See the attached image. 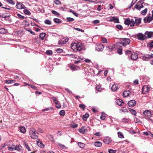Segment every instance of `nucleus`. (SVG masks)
<instances>
[{"instance_id": "1", "label": "nucleus", "mask_w": 153, "mask_h": 153, "mask_svg": "<svg viewBox=\"0 0 153 153\" xmlns=\"http://www.w3.org/2000/svg\"><path fill=\"white\" fill-rule=\"evenodd\" d=\"M141 23V20L140 19H135L134 20L133 19H130L128 18L126 19L124 22V24L127 25H130L131 27L134 26H138Z\"/></svg>"}, {"instance_id": "2", "label": "nucleus", "mask_w": 153, "mask_h": 153, "mask_svg": "<svg viewBox=\"0 0 153 153\" xmlns=\"http://www.w3.org/2000/svg\"><path fill=\"white\" fill-rule=\"evenodd\" d=\"M71 61H74V63L75 64L78 63L80 62L83 60V58H81L79 56L74 54H68V57Z\"/></svg>"}, {"instance_id": "3", "label": "nucleus", "mask_w": 153, "mask_h": 153, "mask_svg": "<svg viewBox=\"0 0 153 153\" xmlns=\"http://www.w3.org/2000/svg\"><path fill=\"white\" fill-rule=\"evenodd\" d=\"M38 133L36 132L34 128H32L30 131V135L31 138L35 139H38Z\"/></svg>"}, {"instance_id": "4", "label": "nucleus", "mask_w": 153, "mask_h": 153, "mask_svg": "<svg viewBox=\"0 0 153 153\" xmlns=\"http://www.w3.org/2000/svg\"><path fill=\"white\" fill-rule=\"evenodd\" d=\"M106 19L108 22H114L115 23H119L118 18L115 16L110 17H108Z\"/></svg>"}, {"instance_id": "5", "label": "nucleus", "mask_w": 153, "mask_h": 153, "mask_svg": "<svg viewBox=\"0 0 153 153\" xmlns=\"http://www.w3.org/2000/svg\"><path fill=\"white\" fill-rule=\"evenodd\" d=\"M52 99L53 100V102L55 104V106L57 108H60L61 105L59 102V101L57 100V98L54 97H53L52 98Z\"/></svg>"}, {"instance_id": "6", "label": "nucleus", "mask_w": 153, "mask_h": 153, "mask_svg": "<svg viewBox=\"0 0 153 153\" xmlns=\"http://www.w3.org/2000/svg\"><path fill=\"white\" fill-rule=\"evenodd\" d=\"M143 2L142 1L138 2L137 4L135 5V8L140 10L141 8L143 7Z\"/></svg>"}, {"instance_id": "7", "label": "nucleus", "mask_w": 153, "mask_h": 153, "mask_svg": "<svg viewBox=\"0 0 153 153\" xmlns=\"http://www.w3.org/2000/svg\"><path fill=\"white\" fill-rule=\"evenodd\" d=\"M149 87L147 85H144L142 88V93L143 94H146L149 91Z\"/></svg>"}, {"instance_id": "8", "label": "nucleus", "mask_w": 153, "mask_h": 153, "mask_svg": "<svg viewBox=\"0 0 153 153\" xmlns=\"http://www.w3.org/2000/svg\"><path fill=\"white\" fill-rule=\"evenodd\" d=\"M95 48L97 51H101L104 49V45L102 44H98L96 46Z\"/></svg>"}, {"instance_id": "9", "label": "nucleus", "mask_w": 153, "mask_h": 153, "mask_svg": "<svg viewBox=\"0 0 153 153\" xmlns=\"http://www.w3.org/2000/svg\"><path fill=\"white\" fill-rule=\"evenodd\" d=\"M151 58H153V54H152L145 55L142 56V58L143 60L148 61Z\"/></svg>"}, {"instance_id": "10", "label": "nucleus", "mask_w": 153, "mask_h": 153, "mask_svg": "<svg viewBox=\"0 0 153 153\" xmlns=\"http://www.w3.org/2000/svg\"><path fill=\"white\" fill-rule=\"evenodd\" d=\"M137 39L140 40H144L145 39V35H144L142 33H138L137 35Z\"/></svg>"}, {"instance_id": "11", "label": "nucleus", "mask_w": 153, "mask_h": 153, "mask_svg": "<svg viewBox=\"0 0 153 153\" xmlns=\"http://www.w3.org/2000/svg\"><path fill=\"white\" fill-rule=\"evenodd\" d=\"M130 42V40L128 38H125L123 41L122 43V45L125 46L126 45L129 44Z\"/></svg>"}, {"instance_id": "12", "label": "nucleus", "mask_w": 153, "mask_h": 153, "mask_svg": "<svg viewBox=\"0 0 153 153\" xmlns=\"http://www.w3.org/2000/svg\"><path fill=\"white\" fill-rule=\"evenodd\" d=\"M112 140L110 137L108 136H106L104 137L103 140V142L106 144H109L111 141Z\"/></svg>"}, {"instance_id": "13", "label": "nucleus", "mask_w": 153, "mask_h": 153, "mask_svg": "<svg viewBox=\"0 0 153 153\" xmlns=\"http://www.w3.org/2000/svg\"><path fill=\"white\" fill-rule=\"evenodd\" d=\"M144 116L149 118L151 116V112L149 110H146L143 112Z\"/></svg>"}, {"instance_id": "14", "label": "nucleus", "mask_w": 153, "mask_h": 153, "mask_svg": "<svg viewBox=\"0 0 153 153\" xmlns=\"http://www.w3.org/2000/svg\"><path fill=\"white\" fill-rule=\"evenodd\" d=\"M82 45L81 43L79 42L76 44V51H78L79 52L82 50Z\"/></svg>"}, {"instance_id": "15", "label": "nucleus", "mask_w": 153, "mask_h": 153, "mask_svg": "<svg viewBox=\"0 0 153 153\" xmlns=\"http://www.w3.org/2000/svg\"><path fill=\"white\" fill-rule=\"evenodd\" d=\"M115 47V45L113 44H111L108 45L106 47V50H108L109 51H112V50Z\"/></svg>"}, {"instance_id": "16", "label": "nucleus", "mask_w": 153, "mask_h": 153, "mask_svg": "<svg viewBox=\"0 0 153 153\" xmlns=\"http://www.w3.org/2000/svg\"><path fill=\"white\" fill-rule=\"evenodd\" d=\"M119 88V85L117 84H114L112 85L111 89L113 91H116Z\"/></svg>"}, {"instance_id": "17", "label": "nucleus", "mask_w": 153, "mask_h": 153, "mask_svg": "<svg viewBox=\"0 0 153 153\" xmlns=\"http://www.w3.org/2000/svg\"><path fill=\"white\" fill-rule=\"evenodd\" d=\"M136 102L134 100H131L128 102V104L130 107H133L135 105Z\"/></svg>"}, {"instance_id": "18", "label": "nucleus", "mask_w": 153, "mask_h": 153, "mask_svg": "<svg viewBox=\"0 0 153 153\" xmlns=\"http://www.w3.org/2000/svg\"><path fill=\"white\" fill-rule=\"evenodd\" d=\"M131 58L133 60H136L138 58L137 54L135 52H132L131 55Z\"/></svg>"}, {"instance_id": "19", "label": "nucleus", "mask_w": 153, "mask_h": 153, "mask_svg": "<svg viewBox=\"0 0 153 153\" xmlns=\"http://www.w3.org/2000/svg\"><path fill=\"white\" fill-rule=\"evenodd\" d=\"M146 37L149 38L153 36V32H146L145 33Z\"/></svg>"}, {"instance_id": "20", "label": "nucleus", "mask_w": 153, "mask_h": 153, "mask_svg": "<svg viewBox=\"0 0 153 153\" xmlns=\"http://www.w3.org/2000/svg\"><path fill=\"white\" fill-rule=\"evenodd\" d=\"M153 20L152 19V16L151 17L150 16L145 17L144 19V21L145 22H149L152 20Z\"/></svg>"}, {"instance_id": "21", "label": "nucleus", "mask_w": 153, "mask_h": 153, "mask_svg": "<svg viewBox=\"0 0 153 153\" xmlns=\"http://www.w3.org/2000/svg\"><path fill=\"white\" fill-rule=\"evenodd\" d=\"M71 70L74 71L80 69L79 67L76 65H72L70 67Z\"/></svg>"}, {"instance_id": "22", "label": "nucleus", "mask_w": 153, "mask_h": 153, "mask_svg": "<svg viewBox=\"0 0 153 153\" xmlns=\"http://www.w3.org/2000/svg\"><path fill=\"white\" fill-rule=\"evenodd\" d=\"M76 43H73L71 44V47L72 49L73 50L74 52H76Z\"/></svg>"}, {"instance_id": "23", "label": "nucleus", "mask_w": 153, "mask_h": 153, "mask_svg": "<svg viewBox=\"0 0 153 153\" xmlns=\"http://www.w3.org/2000/svg\"><path fill=\"white\" fill-rule=\"evenodd\" d=\"M79 131L81 133H84L87 131V129L84 126H82L79 130Z\"/></svg>"}, {"instance_id": "24", "label": "nucleus", "mask_w": 153, "mask_h": 153, "mask_svg": "<svg viewBox=\"0 0 153 153\" xmlns=\"http://www.w3.org/2000/svg\"><path fill=\"white\" fill-rule=\"evenodd\" d=\"M116 103L118 105H122L124 104L123 100L121 99H118L116 101Z\"/></svg>"}, {"instance_id": "25", "label": "nucleus", "mask_w": 153, "mask_h": 153, "mask_svg": "<svg viewBox=\"0 0 153 153\" xmlns=\"http://www.w3.org/2000/svg\"><path fill=\"white\" fill-rule=\"evenodd\" d=\"M7 32V30L4 28H0V33L1 34H5Z\"/></svg>"}, {"instance_id": "26", "label": "nucleus", "mask_w": 153, "mask_h": 153, "mask_svg": "<svg viewBox=\"0 0 153 153\" xmlns=\"http://www.w3.org/2000/svg\"><path fill=\"white\" fill-rule=\"evenodd\" d=\"M102 145L101 142L100 141H96L94 143V146L97 147H100Z\"/></svg>"}, {"instance_id": "27", "label": "nucleus", "mask_w": 153, "mask_h": 153, "mask_svg": "<svg viewBox=\"0 0 153 153\" xmlns=\"http://www.w3.org/2000/svg\"><path fill=\"white\" fill-rule=\"evenodd\" d=\"M130 93L129 91H125L123 93V96L124 97H126L129 95Z\"/></svg>"}, {"instance_id": "28", "label": "nucleus", "mask_w": 153, "mask_h": 153, "mask_svg": "<svg viewBox=\"0 0 153 153\" xmlns=\"http://www.w3.org/2000/svg\"><path fill=\"white\" fill-rule=\"evenodd\" d=\"M15 82V81L14 80L8 79L4 81L7 84L12 83L14 82Z\"/></svg>"}, {"instance_id": "29", "label": "nucleus", "mask_w": 153, "mask_h": 153, "mask_svg": "<svg viewBox=\"0 0 153 153\" xmlns=\"http://www.w3.org/2000/svg\"><path fill=\"white\" fill-rule=\"evenodd\" d=\"M20 131L23 133H25L26 131V130L25 129V127L24 126H22L20 127Z\"/></svg>"}, {"instance_id": "30", "label": "nucleus", "mask_w": 153, "mask_h": 153, "mask_svg": "<svg viewBox=\"0 0 153 153\" xmlns=\"http://www.w3.org/2000/svg\"><path fill=\"white\" fill-rule=\"evenodd\" d=\"M107 115L104 113H102L100 116V119L102 120H104L107 117Z\"/></svg>"}, {"instance_id": "31", "label": "nucleus", "mask_w": 153, "mask_h": 153, "mask_svg": "<svg viewBox=\"0 0 153 153\" xmlns=\"http://www.w3.org/2000/svg\"><path fill=\"white\" fill-rule=\"evenodd\" d=\"M21 3L17 2L16 6V8L18 9H21Z\"/></svg>"}, {"instance_id": "32", "label": "nucleus", "mask_w": 153, "mask_h": 153, "mask_svg": "<svg viewBox=\"0 0 153 153\" xmlns=\"http://www.w3.org/2000/svg\"><path fill=\"white\" fill-rule=\"evenodd\" d=\"M45 33H41L39 35V37L42 40H43L44 37L45 36Z\"/></svg>"}, {"instance_id": "33", "label": "nucleus", "mask_w": 153, "mask_h": 153, "mask_svg": "<svg viewBox=\"0 0 153 153\" xmlns=\"http://www.w3.org/2000/svg\"><path fill=\"white\" fill-rule=\"evenodd\" d=\"M78 145L80 148H84L85 146V145L84 143L81 142H78Z\"/></svg>"}, {"instance_id": "34", "label": "nucleus", "mask_w": 153, "mask_h": 153, "mask_svg": "<svg viewBox=\"0 0 153 153\" xmlns=\"http://www.w3.org/2000/svg\"><path fill=\"white\" fill-rule=\"evenodd\" d=\"M118 137H119L121 138H124V136L123 134L121 132H118L117 133Z\"/></svg>"}, {"instance_id": "35", "label": "nucleus", "mask_w": 153, "mask_h": 153, "mask_svg": "<svg viewBox=\"0 0 153 153\" xmlns=\"http://www.w3.org/2000/svg\"><path fill=\"white\" fill-rule=\"evenodd\" d=\"M130 111L131 112V113L134 115H136L137 114L136 111L133 109H129Z\"/></svg>"}, {"instance_id": "36", "label": "nucleus", "mask_w": 153, "mask_h": 153, "mask_svg": "<svg viewBox=\"0 0 153 153\" xmlns=\"http://www.w3.org/2000/svg\"><path fill=\"white\" fill-rule=\"evenodd\" d=\"M9 4H11L12 5H14L15 4V3L13 0H5Z\"/></svg>"}, {"instance_id": "37", "label": "nucleus", "mask_w": 153, "mask_h": 153, "mask_svg": "<svg viewBox=\"0 0 153 153\" xmlns=\"http://www.w3.org/2000/svg\"><path fill=\"white\" fill-rule=\"evenodd\" d=\"M147 10H148L146 8L144 10L141 11L140 12L141 13L142 15H145L146 14V13L147 11Z\"/></svg>"}, {"instance_id": "38", "label": "nucleus", "mask_w": 153, "mask_h": 153, "mask_svg": "<svg viewBox=\"0 0 153 153\" xmlns=\"http://www.w3.org/2000/svg\"><path fill=\"white\" fill-rule=\"evenodd\" d=\"M23 12L25 14L28 15H30L31 14L30 12L27 9L24 10L23 11Z\"/></svg>"}, {"instance_id": "39", "label": "nucleus", "mask_w": 153, "mask_h": 153, "mask_svg": "<svg viewBox=\"0 0 153 153\" xmlns=\"http://www.w3.org/2000/svg\"><path fill=\"white\" fill-rule=\"evenodd\" d=\"M125 53L126 54V55H131V54H132V52L130 50H127L125 51Z\"/></svg>"}, {"instance_id": "40", "label": "nucleus", "mask_w": 153, "mask_h": 153, "mask_svg": "<svg viewBox=\"0 0 153 153\" xmlns=\"http://www.w3.org/2000/svg\"><path fill=\"white\" fill-rule=\"evenodd\" d=\"M23 143L25 146L26 148L28 150V151H30V149L29 146H28V145H27V144L26 143V142H25V141H23Z\"/></svg>"}, {"instance_id": "41", "label": "nucleus", "mask_w": 153, "mask_h": 153, "mask_svg": "<svg viewBox=\"0 0 153 153\" xmlns=\"http://www.w3.org/2000/svg\"><path fill=\"white\" fill-rule=\"evenodd\" d=\"M117 53L120 54H122V48L121 47H120L118 48Z\"/></svg>"}, {"instance_id": "42", "label": "nucleus", "mask_w": 153, "mask_h": 153, "mask_svg": "<svg viewBox=\"0 0 153 153\" xmlns=\"http://www.w3.org/2000/svg\"><path fill=\"white\" fill-rule=\"evenodd\" d=\"M54 21L57 23H61V20L60 19L58 18H55L54 19Z\"/></svg>"}, {"instance_id": "43", "label": "nucleus", "mask_w": 153, "mask_h": 153, "mask_svg": "<svg viewBox=\"0 0 153 153\" xmlns=\"http://www.w3.org/2000/svg\"><path fill=\"white\" fill-rule=\"evenodd\" d=\"M51 12L52 13L54 14L55 16H59L60 15V14L59 13H58L55 10H53L51 11Z\"/></svg>"}, {"instance_id": "44", "label": "nucleus", "mask_w": 153, "mask_h": 153, "mask_svg": "<svg viewBox=\"0 0 153 153\" xmlns=\"http://www.w3.org/2000/svg\"><path fill=\"white\" fill-rule=\"evenodd\" d=\"M89 117V114H85V115L83 116V119L84 120H85Z\"/></svg>"}, {"instance_id": "45", "label": "nucleus", "mask_w": 153, "mask_h": 153, "mask_svg": "<svg viewBox=\"0 0 153 153\" xmlns=\"http://www.w3.org/2000/svg\"><path fill=\"white\" fill-rule=\"evenodd\" d=\"M46 54L48 55H51L52 54V51L51 50H48L46 52Z\"/></svg>"}, {"instance_id": "46", "label": "nucleus", "mask_w": 153, "mask_h": 153, "mask_svg": "<svg viewBox=\"0 0 153 153\" xmlns=\"http://www.w3.org/2000/svg\"><path fill=\"white\" fill-rule=\"evenodd\" d=\"M120 111H122L123 112H127V110L126 108L125 107H123L121 108L120 109Z\"/></svg>"}, {"instance_id": "47", "label": "nucleus", "mask_w": 153, "mask_h": 153, "mask_svg": "<svg viewBox=\"0 0 153 153\" xmlns=\"http://www.w3.org/2000/svg\"><path fill=\"white\" fill-rule=\"evenodd\" d=\"M51 110H53V108L51 107H48L47 108H46L45 109H43L42 110V111H49Z\"/></svg>"}, {"instance_id": "48", "label": "nucleus", "mask_w": 153, "mask_h": 153, "mask_svg": "<svg viewBox=\"0 0 153 153\" xmlns=\"http://www.w3.org/2000/svg\"><path fill=\"white\" fill-rule=\"evenodd\" d=\"M45 24L50 25L51 24V22L48 19L46 20L45 21Z\"/></svg>"}, {"instance_id": "49", "label": "nucleus", "mask_w": 153, "mask_h": 153, "mask_svg": "<svg viewBox=\"0 0 153 153\" xmlns=\"http://www.w3.org/2000/svg\"><path fill=\"white\" fill-rule=\"evenodd\" d=\"M59 114L62 116L64 115L65 114V111L64 110H62L59 112Z\"/></svg>"}, {"instance_id": "50", "label": "nucleus", "mask_w": 153, "mask_h": 153, "mask_svg": "<svg viewBox=\"0 0 153 153\" xmlns=\"http://www.w3.org/2000/svg\"><path fill=\"white\" fill-rule=\"evenodd\" d=\"M137 0H132L130 6L128 7V8H130L134 4Z\"/></svg>"}, {"instance_id": "51", "label": "nucleus", "mask_w": 153, "mask_h": 153, "mask_svg": "<svg viewBox=\"0 0 153 153\" xmlns=\"http://www.w3.org/2000/svg\"><path fill=\"white\" fill-rule=\"evenodd\" d=\"M101 41L103 43H107V39L104 38H102Z\"/></svg>"}, {"instance_id": "52", "label": "nucleus", "mask_w": 153, "mask_h": 153, "mask_svg": "<svg viewBox=\"0 0 153 153\" xmlns=\"http://www.w3.org/2000/svg\"><path fill=\"white\" fill-rule=\"evenodd\" d=\"M0 6L1 7L4 8L6 9H8L9 10H12V9L11 8H7V7H3V4H2L0 2Z\"/></svg>"}, {"instance_id": "53", "label": "nucleus", "mask_w": 153, "mask_h": 153, "mask_svg": "<svg viewBox=\"0 0 153 153\" xmlns=\"http://www.w3.org/2000/svg\"><path fill=\"white\" fill-rule=\"evenodd\" d=\"M123 121L125 123H129L130 122V120L128 119L124 118L123 119Z\"/></svg>"}, {"instance_id": "54", "label": "nucleus", "mask_w": 153, "mask_h": 153, "mask_svg": "<svg viewBox=\"0 0 153 153\" xmlns=\"http://www.w3.org/2000/svg\"><path fill=\"white\" fill-rule=\"evenodd\" d=\"M17 16L19 18L22 19H26V17H25L23 16H22L20 14H17Z\"/></svg>"}, {"instance_id": "55", "label": "nucleus", "mask_w": 153, "mask_h": 153, "mask_svg": "<svg viewBox=\"0 0 153 153\" xmlns=\"http://www.w3.org/2000/svg\"><path fill=\"white\" fill-rule=\"evenodd\" d=\"M96 89L98 91H101V89L100 88V86L99 85H97L96 86Z\"/></svg>"}, {"instance_id": "56", "label": "nucleus", "mask_w": 153, "mask_h": 153, "mask_svg": "<svg viewBox=\"0 0 153 153\" xmlns=\"http://www.w3.org/2000/svg\"><path fill=\"white\" fill-rule=\"evenodd\" d=\"M116 27L117 28L119 29V30H122L123 29L122 26L120 25H117L116 26Z\"/></svg>"}, {"instance_id": "57", "label": "nucleus", "mask_w": 153, "mask_h": 153, "mask_svg": "<svg viewBox=\"0 0 153 153\" xmlns=\"http://www.w3.org/2000/svg\"><path fill=\"white\" fill-rule=\"evenodd\" d=\"M79 107L80 108H82L83 110H84L85 107V106L83 104H80L79 105Z\"/></svg>"}, {"instance_id": "58", "label": "nucleus", "mask_w": 153, "mask_h": 153, "mask_svg": "<svg viewBox=\"0 0 153 153\" xmlns=\"http://www.w3.org/2000/svg\"><path fill=\"white\" fill-rule=\"evenodd\" d=\"M116 152V150H114L112 149H110L108 150V152L109 153H115Z\"/></svg>"}, {"instance_id": "59", "label": "nucleus", "mask_w": 153, "mask_h": 153, "mask_svg": "<svg viewBox=\"0 0 153 153\" xmlns=\"http://www.w3.org/2000/svg\"><path fill=\"white\" fill-rule=\"evenodd\" d=\"M54 2L56 4H61V2L59 0H54Z\"/></svg>"}, {"instance_id": "60", "label": "nucleus", "mask_w": 153, "mask_h": 153, "mask_svg": "<svg viewBox=\"0 0 153 153\" xmlns=\"http://www.w3.org/2000/svg\"><path fill=\"white\" fill-rule=\"evenodd\" d=\"M56 51L58 53H61L62 52L63 50L62 49L58 48L56 50Z\"/></svg>"}, {"instance_id": "61", "label": "nucleus", "mask_w": 153, "mask_h": 153, "mask_svg": "<svg viewBox=\"0 0 153 153\" xmlns=\"http://www.w3.org/2000/svg\"><path fill=\"white\" fill-rule=\"evenodd\" d=\"M74 20L73 18L71 17H68V22H72Z\"/></svg>"}, {"instance_id": "62", "label": "nucleus", "mask_w": 153, "mask_h": 153, "mask_svg": "<svg viewBox=\"0 0 153 153\" xmlns=\"http://www.w3.org/2000/svg\"><path fill=\"white\" fill-rule=\"evenodd\" d=\"M100 21L98 20H96L93 21V23L95 24H97L99 23Z\"/></svg>"}, {"instance_id": "63", "label": "nucleus", "mask_w": 153, "mask_h": 153, "mask_svg": "<svg viewBox=\"0 0 153 153\" xmlns=\"http://www.w3.org/2000/svg\"><path fill=\"white\" fill-rule=\"evenodd\" d=\"M94 135L98 136H100L101 135L100 134V132H97L96 133H94Z\"/></svg>"}, {"instance_id": "64", "label": "nucleus", "mask_w": 153, "mask_h": 153, "mask_svg": "<svg viewBox=\"0 0 153 153\" xmlns=\"http://www.w3.org/2000/svg\"><path fill=\"white\" fill-rule=\"evenodd\" d=\"M133 83L135 85H137L138 83V80L137 79H135L133 81Z\"/></svg>"}]
</instances>
